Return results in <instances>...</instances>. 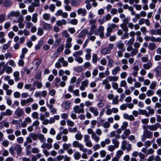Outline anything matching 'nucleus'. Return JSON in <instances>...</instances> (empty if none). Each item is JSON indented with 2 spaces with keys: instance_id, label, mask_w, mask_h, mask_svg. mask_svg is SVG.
Masks as SVG:
<instances>
[{
  "instance_id": "58836bf2",
  "label": "nucleus",
  "mask_w": 161,
  "mask_h": 161,
  "mask_svg": "<svg viewBox=\"0 0 161 161\" xmlns=\"http://www.w3.org/2000/svg\"><path fill=\"white\" fill-rule=\"evenodd\" d=\"M139 114H142L145 115L147 117H148L149 116V114L148 112L145 110L142 109H139Z\"/></svg>"
},
{
  "instance_id": "f3484780",
  "label": "nucleus",
  "mask_w": 161,
  "mask_h": 161,
  "mask_svg": "<svg viewBox=\"0 0 161 161\" xmlns=\"http://www.w3.org/2000/svg\"><path fill=\"white\" fill-rule=\"evenodd\" d=\"M66 74L67 75H69L70 74V72L68 70H66L65 71L63 69H60L58 71V74L59 76H62L64 75V74Z\"/></svg>"
},
{
  "instance_id": "39448f33",
  "label": "nucleus",
  "mask_w": 161,
  "mask_h": 161,
  "mask_svg": "<svg viewBox=\"0 0 161 161\" xmlns=\"http://www.w3.org/2000/svg\"><path fill=\"white\" fill-rule=\"evenodd\" d=\"M144 39L146 41H150L152 42H161V38L160 37L155 38L154 36L149 37L148 36H147L144 37Z\"/></svg>"
},
{
  "instance_id": "c9c22d12",
  "label": "nucleus",
  "mask_w": 161,
  "mask_h": 161,
  "mask_svg": "<svg viewBox=\"0 0 161 161\" xmlns=\"http://www.w3.org/2000/svg\"><path fill=\"white\" fill-rule=\"evenodd\" d=\"M14 149L17 151V154L19 155L22 150V148L20 145L16 144L15 146Z\"/></svg>"
},
{
  "instance_id": "6ab92c4d",
  "label": "nucleus",
  "mask_w": 161,
  "mask_h": 161,
  "mask_svg": "<svg viewBox=\"0 0 161 161\" xmlns=\"http://www.w3.org/2000/svg\"><path fill=\"white\" fill-rule=\"evenodd\" d=\"M123 117L125 119L129 120L130 121H133L135 119V118L133 115H129L126 113L123 114Z\"/></svg>"
},
{
  "instance_id": "338daca9",
  "label": "nucleus",
  "mask_w": 161,
  "mask_h": 161,
  "mask_svg": "<svg viewBox=\"0 0 161 161\" xmlns=\"http://www.w3.org/2000/svg\"><path fill=\"white\" fill-rule=\"evenodd\" d=\"M75 60L79 63L81 64L83 63V59L80 57H75Z\"/></svg>"
},
{
  "instance_id": "e2e57ef3",
  "label": "nucleus",
  "mask_w": 161,
  "mask_h": 161,
  "mask_svg": "<svg viewBox=\"0 0 161 161\" xmlns=\"http://www.w3.org/2000/svg\"><path fill=\"white\" fill-rule=\"evenodd\" d=\"M7 63H8L9 65L12 66L13 67H15L16 66L15 63L14 62V60L12 59L9 60L7 62Z\"/></svg>"
},
{
  "instance_id": "bf43d9fd",
  "label": "nucleus",
  "mask_w": 161,
  "mask_h": 161,
  "mask_svg": "<svg viewBox=\"0 0 161 161\" xmlns=\"http://www.w3.org/2000/svg\"><path fill=\"white\" fill-rule=\"evenodd\" d=\"M34 2L31 4L36 7H39L40 6V0H33Z\"/></svg>"
},
{
  "instance_id": "de8ad7c7",
  "label": "nucleus",
  "mask_w": 161,
  "mask_h": 161,
  "mask_svg": "<svg viewBox=\"0 0 161 161\" xmlns=\"http://www.w3.org/2000/svg\"><path fill=\"white\" fill-rule=\"evenodd\" d=\"M11 2L9 0H4L3 6L5 7H8L10 6Z\"/></svg>"
},
{
  "instance_id": "6e6d98bb",
  "label": "nucleus",
  "mask_w": 161,
  "mask_h": 161,
  "mask_svg": "<svg viewBox=\"0 0 161 161\" xmlns=\"http://www.w3.org/2000/svg\"><path fill=\"white\" fill-rule=\"evenodd\" d=\"M74 156L75 160H78L81 157V154L79 152H77L74 154Z\"/></svg>"
},
{
  "instance_id": "3c124183",
  "label": "nucleus",
  "mask_w": 161,
  "mask_h": 161,
  "mask_svg": "<svg viewBox=\"0 0 161 161\" xmlns=\"http://www.w3.org/2000/svg\"><path fill=\"white\" fill-rule=\"evenodd\" d=\"M37 16L38 14L35 13L32 14V21L34 23H36L37 22Z\"/></svg>"
},
{
  "instance_id": "412c9836",
  "label": "nucleus",
  "mask_w": 161,
  "mask_h": 161,
  "mask_svg": "<svg viewBox=\"0 0 161 161\" xmlns=\"http://www.w3.org/2000/svg\"><path fill=\"white\" fill-rule=\"evenodd\" d=\"M61 77V79L62 81L60 82V85L61 87H64L66 85V83L65 81L67 80L68 77L65 75H63Z\"/></svg>"
},
{
  "instance_id": "dca6fc26",
  "label": "nucleus",
  "mask_w": 161,
  "mask_h": 161,
  "mask_svg": "<svg viewBox=\"0 0 161 161\" xmlns=\"http://www.w3.org/2000/svg\"><path fill=\"white\" fill-rule=\"evenodd\" d=\"M89 83L87 80H85L81 82V86H80L79 88L81 91L85 90L86 87H87Z\"/></svg>"
},
{
  "instance_id": "2eb2a0df",
  "label": "nucleus",
  "mask_w": 161,
  "mask_h": 161,
  "mask_svg": "<svg viewBox=\"0 0 161 161\" xmlns=\"http://www.w3.org/2000/svg\"><path fill=\"white\" fill-rule=\"evenodd\" d=\"M15 114L17 115V118H19L24 114V111L22 109L18 108L15 111Z\"/></svg>"
},
{
  "instance_id": "052dcab7",
  "label": "nucleus",
  "mask_w": 161,
  "mask_h": 161,
  "mask_svg": "<svg viewBox=\"0 0 161 161\" xmlns=\"http://www.w3.org/2000/svg\"><path fill=\"white\" fill-rule=\"evenodd\" d=\"M6 15L4 14H0V23H2L6 20Z\"/></svg>"
},
{
  "instance_id": "37998d69",
  "label": "nucleus",
  "mask_w": 161,
  "mask_h": 161,
  "mask_svg": "<svg viewBox=\"0 0 161 161\" xmlns=\"http://www.w3.org/2000/svg\"><path fill=\"white\" fill-rule=\"evenodd\" d=\"M91 137L92 139L96 142H98L100 140V137L97 136L95 133V134H93L92 135H91Z\"/></svg>"
},
{
  "instance_id": "49530a36",
  "label": "nucleus",
  "mask_w": 161,
  "mask_h": 161,
  "mask_svg": "<svg viewBox=\"0 0 161 161\" xmlns=\"http://www.w3.org/2000/svg\"><path fill=\"white\" fill-rule=\"evenodd\" d=\"M42 62V60L41 59H37L35 60L33 62V64L36 66V68L37 69L41 64Z\"/></svg>"
},
{
  "instance_id": "f8f14e48",
  "label": "nucleus",
  "mask_w": 161,
  "mask_h": 161,
  "mask_svg": "<svg viewBox=\"0 0 161 161\" xmlns=\"http://www.w3.org/2000/svg\"><path fill=\"white\" fill-rule=\"evenodd\" d=\"M73 110L75 113L77 114L83 113L84 112V108H81L79 105H76L73 108Z\"/></svg>"
},
{
  "instance_id": "7ed1b4c3",
  "label": "nucleus",
  "mask_w": 161,
  "mask_h": 161,
  "mask_svg": "<svg viewBox=\"0 0 161 161\" xmlns=\"http://www.w3.org/2000/svg\"><path fill=\"white\" fill-rule=\"evenodd\" d=\"M97 26L95 24H93L91 25L90 31L87 33V36H90L93 34L96 35H98L99 33L97 30H96Z\"/></svg>"
},
{
  "instance_id": "603ef678",
  "label": "nucleus",
  "mask_w": 161,
  "mask_h": 161,
  "mask_svg": "<svg viewBox=\"0 0 161 161\" xmlns=\"http://www.w3.org/2000/svg\"><path fill=\"white\" fill-rule=\"evenodd\" d=\"M82 151L84 153H87L86 154L89 155L91 154L93 152L92 150L91 149H88L87 148H84V147L82 150Z\"/></svg>"
},
{
  "instance_id": "c03bdc74",
  "label": "nucleus",
  "mask_w": 161,
  "mask_h": 161,
  "mask_svg": "<svg viewBox=\"0 0 161 161\" xmlns=\"http://www.w3.org/2000/svg\"><path fill=\"white\" fill-rule=\"evenodd\" d=\"M148 48L151 51L154 50L156 47V44L153 43H150L148 45Z\"/></svg>"
},
{
  "instance_id": "8fccbe9b",
  "label": "nucleus",
  "mask_w": 161,
  "mask_h": 161,
  "mask_svg": "<svg viewBox=\"0 0 161 161\" xmlns=\"http://www.w3.org/2000/svg\"><path fill=\"white\" fill-rule=\"evenodd\" d=\"M83 54V52L82 50H80L75 52L73 54L74 57H79V55H81Z\"/></svg>"
},
{
  "instance_id": "ddd939ff",
  "label": "nucleus",
  "mask_w": 161,
  "mask_h": 161,
  "mask_svg": "<svg viewBox=\"0 0 161 161\" xmlns=\"http://www.w3.org/2000/svg\"><path fill=\"white\" fill-rule=\"evenodd\" d=\"M71 106V103L69 101H65L62 103L61 106L64 109L68 110L69 109Z\"/></svg>"
},
{
  "instance_id": "774afa93",
  "label": "nucleus",
  "mask_w": 161,
  "mask_h": 161,
  "mask_svg": "<svg viewBox=\"0 0 161 161\" xmlns=\"http://www.w3.org/2000/svg\"><path fill=\"white\" fill-rule=\"evenodd\" d=\"M44 33L43 29L41 28H39L38 29L37 34L39 36H42Z\"/></svg>"
},
{
  "instance_id": "69168bd1",
  "label": "nucleus",
  "mask_w": 161,
  "mask_h": 161,
  "mask_svg": "<svg viewBox=\"0 0 161 161\" xmlns=\"http://www.w3.org/2000/svg\"><path fill=\"white\" fill-rule=\"evenodd\" d=\"M62 35L63 36L66 38L70 36L69 34L66 30H64L62 32Z\"/></svg>"
},
{
  "instance_id": "f704fd0d",
  "label": "nucleus",
  "mask_w": 161,
  "mask_h": 161,
  "mask_svg": "<svg viewBox=\"0 0 161 161\" xmlns=\"http://www.w3.org/2000/svg\"><path fill=\"white\" fill-rule=\"evenodd\" d=\"M44 43V41L43 40H40L35 47V49L38 50L41 48Z\"/></svg>"
},
{
  "instance_id": "0e129e2a",
  "label": "nucleus",
  "mask_w": 161,
  "mask_h": 161,
  "mask_svg": "<svg viewBox=\"0 0 161 161\" xmlns=\"http://www.w3.org/2000/svg\"><path fill=\"white\" fill-rule=\"evenodd\" d=\"M17 15V13L16 12L14 11H11L9 14L7 15V17L8 19H9V18L11 16H15Z\"/></svg>"
},
{
  "instance_id": "9b49d317",
  "label": "nucleus",
  "mask_w": 161,
  "mask_h": 161,
  "mask_svg": "<svg viewBox=\"0 0 161 161\" xmlns=\"http://www.w3.org/2000/svg\"><path fill=\"white\" fill-rule=\"evenodd\" d=\"M46 106L49 109L50 112L52 115L57 114V110L54 107L53 105L49 104V103L47 102Z\"/></svg>"
},
{
  "instance_id": "a18cd8bd",
  "label": "nucleus",
  "mask_w": 161,
  "mask_h": 161,
  "mask_svg": "<svg viewBox=\"0 0 161 161\" xmlns=\"http://www.w3.org/2000/svg\"><path fill=\"white\" fill-rule=\"evenodd\" d=\"M61 40L62 39L60 37L56 39L55 41V44L53 45L52 47L54 48L56 47L57 46L59 45Z\"/></svg>"
},
{
  "instance_id": "f03ea898",
  "label": "nucleus",
  "mask_w": 161,
  "mask_h": 161,
  "mask_svg": "<svg viewBox=\"0 0 161 161\" xmlns=\"http://www.w3.org/2000/svg\"><path fill=\"white\" fill-rule=\"evenodd\" d=\"M153 133L152 131L147 130L143 131V135L141 136V140L143 142L145 141L146 138L150 139L153 137Z\"/></svg>"
},
{
  "instance_id": "393cba45",
  "label": "nucleus",
  "mask_w": 161,
  "mask_h": 161,
  "mask_svg": "<svg viewBox=\"0 0 161 161\" xmlns=\"http://www.w3.org/2000/svg\"><path fill=\"white\" fill-rule=\"evenodd\" d=\"M78 14H81L82 16H85L86 14L87 11L85 8H80L77 10Z\"/></svg>"
},
{
  "instance_id": "7c9ffc66",
  "label": "nucleus",
  "mask_w": 161,
  "mask_h": 161,
  "mask_svg": "<svg viewBox=\"0 0 161 161\" xmlns=\"http://www.w3.org/2000/svg\"><path fill=\"white\" fill-rule=\"evenodd\" d=\"M43 143L41 145V147L42 148H47L50 149L52 147V144H48V143H45V142H43Z\"/></svg>"
},
{
  "instance_id": "a19ab883",
  "label": "nucleus",
  "mask_w": 161,
  "mask_h": 161,
  "mask_svg": "<svg viewBox=\"0 0 161 161\" xmlns=\"http://www.w3.org/2000/svg\"><path fill=\"white\" fill-rule=\"evenodd\" d=\"M88 31L87 30H84L81 31L79 34L78 37L79 38H83L85 36L86 34L87 35Z\"/></svg>"
},
{
  "instance_id": "c85d7f7f",
  "label": "nucleus",
  "mask_w": 161,
  "mask_h": 161,
  "mask_svg": "<svg viewBox=\"0 0 161 161\" xmlns=\"http://www.w3.org/2000/svg\"><path fill=\"white\" fill-rule=\"evenodd\" d=\"M89 110L95 116H97L98 114V112L97 109L96 108L91 107L90 108Z\"/></svg>"
},
{
  "instance_id": "9d476101",
  "label": "nucleus",
  "mask_w": 161,
  "mask_h": 161,
  "mask_svg": "<svg viewBox=\"0 0 161 161\" xmlns=\"http://www.w3.org/2000/svg\"><path fill=\"white\" fill-rule=\"evenodd\" d=\"M72 145L74 148H78L81 151L84 147L83 145L77 141H73Z\"/></svg>"
},
{
  "instance_id": "a878e982",
  "label": "nucleus",
  "mask_w": 161,
  "mask_h": 161,
  "mask_svg": "<svg viewBox=\"0 0 161 161\" xmlns=\"http://www.w3.org/2000/svg\"><path fill=\"white\" fill-rule=\"evenodd\" d=\"M61 81L60 77H56L53 82L54 86L57 87H58L60 86V83Z\"/></svg>"
},
{
  "instance_id": "4d7b16f0",
  "label": "nucleus",
  "mask_w": 161,
  "mask_h": 161,
  "mask_svg": "<svg viewBox=\"0 0 161 161\" xmlns=\"http://www.w3.org/2000/svg\"><path fill=\"white\" fill-rule=\"evenodd\" d=\"M71 144L70 143L67 144L64 143L63 145V148L64 150H67L69 149V148L71 147Z\"/></svg>"
},
{
  "instance_id": "f257e3e1",
  "label": "nucleus",
  "mask_w": 161,
  "mask_h": 161,
  "mask_svg": "<svg viewBox=\"0 0 161 161\" xmlns=\"http://www.w3.org/2000/svg\"><path fill=\"white\" fill-rule=\"evenodd\" d=\"M121 148L123 150H126L127 152L132 149L131 145L126 141H123L122 142Z\"/></svg>"
},
{
  "instance_id": "423d86ee",
  "label": "nucleus",
  "mask_w": 161,
  "mask_h": 161,
  "mask_svg": "<svg viewBox=\"0 0 161 161\" xmlns=\"http://www.w3.org/2000/svg\"><path fill=\"white\" fill-rule=\"evenodd\" d=\"M111 81V77L108 76L106 78L103 80L102 84L105 86V89L109 90L111 88V86L109 83V81Z\"/></svg>"
},
{
  "instance_id": "e433bc0d",
  "label": "nucleus",
  "mask_w": 161,
  "mask_h": 161,
  "mask_svg": "<svg viewBox=\"0 0 161 161\" xmlns=\"http://www.w3.org/2000/svg\"><path fill=\"white\" fill-rule=\"evenodd\" d=\"M153 65V63L151 62L144 64H143V67L145 69L148 70Z\"/></svg>"
},
{
  "instance_id": "473e14b6",
  "label": "nucleus",
  "mask_w": 161,
  "mask_h": 161,
  "mask_svg": "<svg viewBox=\"0 0 161 161\" xmlns=\"http://www.w3.org/2000/svg\"><path fill=\"white\" fill-rule=\"evenodd\" d=\"M154 70L157 76H159L161 75V66H157L155 68Z\"/></svg>"
},
{
  "instance_id": "6e6552de",
  "label": "nucleus",
  "mask_w": 161,
  "mask_h": 161,
  "mask_svg": "<svg viewBox=\"0 0 161 161\" xmlns=\"http://www.w3.org/2000/svg\"><path fill=\"white\" fill-rule=\"evenodd\" d=\"M34 100L33 98L30 97L27 98L26 99H23L21 100L20 104L22 106H25L26 104L28 105H30L31 103L33 102Z\"/></svg>"
},
{
  "instance_id": "13d9d810",
  "label": "nucleus",
  "mask_w": 161,
  "mask_h": 161,
  "mask_svg": "<svg viewBox=\"0 0 161 161\" xmlns=\"http://www.w3.org/2000/svg\"><path fill=\"white\" fill-rule=\"evenodd\" d=\"M32 142V140L31 137H27L26 138V141L24 143V145L26 146L29 143H31Z\"/></svg>"
},
{
  "instance_id": "a211bd4d",
  "label": "nucleus",
  "mask_w": 161,
  "mask_h": 161,
  "mask_svg": "<svg viewBox=\"0 0 161 161\" xmlns=\"http://www.w3.org/2000/svg\"><path fill=\"white\" fill-rule=\"evenodd\" d=\"M158 128V123L152 125H148L147 129L150 130L154 131L157 130Z\"/></svg>"
},
{
  "instance_id": "20e7f679",
  "label": "nucleus",
  "mask_w": 161,
  "mask_h": 161,
  "mask_svg": "<svg viewBox=\"0 0 161 161\" xmlns=\"http://www.w3.org/2000/svg\"><path fill=\"white\" fill-rule=\"evenodd\" d=\"M84 139L85 145L89 147H92L93 145L90 139V136L88 135H85L84 136Z\"/></svg>"
},
{
  "instance_id": "1a4fd4ad",
  "label": "nucleus",
  "mask_w": 161,
  "mask_h": 161,
  "mask_svg": "<svg viewBox=\"0 0 161 161\" xmlns=\"http://www.w3.org/2000/svg\"><path fill=\"white\" fill-rule=\"evenodd\" d=\"M126 50L127 51L129 52L131 51V57H133L138 53V50L136 49L133 48L132 46L129 45L127 47Z\"/></svg>"
},
{
  "instance_id": "2f4dec72",
  "label": "nucleus",
  "mask_w": 161,
  "mask_h": 161,
  "mask_svg": "<svg viewBox=\"0 0 161 161\" xmlns=\"http://www.w3.org/2000/svg\"><path fill=\"white\" fill-rule=\"evenodd\" d=\"M33 85L34 86H36L38 89H41L42 86V84L41 82H38V80L35 81Z\"/></svg>"
},
{
  "instance_id": "680f3d73",
  "label": "nucleus",
  "mask_w": 161,
  "mask_h": 161,
  "mask_svg": "<svg viewBox=\"0 0 161 161\" xmlns=\"http://www.w3.org/2000/svg\"><path fill=\"white\" fill-rule=\"evenodd\" d=\"M120 26L124 31L127 32L128 31V28L127 27V25L125 24L122 23L120 25Z\"/></svg>"
},
{
  "instance_id": "aec40b11",
  "label": "nucleus",
  "mask_w": 161,
  "mask_h": 161,
  "mask_svg": "<svg viewBox=\"0 0 161 161\" xmlns=\"http://www.w3.org/2000/svg\"><path fill=\"white\" fill-rule=\"evenodd\" d=\"M92 51V50L89 48H87L86 49V53L85 55V59L87 60H89L91 59V52Z\"/></svg>"
},
{
  "instance_id": "79ce46f5",
  "label": "nucleus",
  "mask_w": 161,
  "mask_h": 161,
  "mask_svg": "<svg viewBox=\"0 0 161 161\" xmlns=\"http://www.w3.org/2000/svg\"><path fill=\"white\" fill-rule=\"evenodd\" d=\"M75 137L76 140L80 141L82 139L83 136L80 132L78 131L75 135Z\"/></svg>"
},
{
  "instance_id": "0eeeda50",
  "label": "nucleus",
  "mask_w": 161,
  "mask_h": 161,
  "mask_svg": "<svg viewBox=\"0 0 161 161\" xmlns=\"http://www.w3.org/2000/svg\"><path fill=\"white\" fill-rule=\"evenodd\" d=\"M47 94V92L46 90L42 91L36 92L35 93L34 96L36 98L39 97H45Z\"/></svg>"
},
{
  "instance_id": "864d4df0",
  "label": "nucleus",
  "mask_w": 161,
  "mask_h": 161,
  "mask_svg": "<svg viewBox=\"0 0 161 161\" xmlns=\"http://www.w3.org/2000/svg\"><path fill=\"white\" fill-rule=\"evenodd\" d=\"M120 70V68L119 67V66H117L112 70V73L113 75H116L118 73V72Z\"/></svg>"
},
{
  "instance_id": "09e8293b",
  "label": "nucleus",
  "mask_w": 161,
  "mask_h": 161,
  "mask_svg": "<svg viewBox=\"0 0 161 161\" xmlns=\"http://www.w3.org/2000/svg\"><path fill=\"white\" fill-rule=\"evenodd\" d=\"M38 138L40 140V141L41 142H45L46 140V138L44 135L41 134H38Z\"/></svg>"
},
{
  "instance_id": "4468645a",
  "label": "nucleus",
  "mask_w": 161,
  "mask_h": 161,
  "mask_svg": "<svg viewBox=\"0 0 161 161\" xmlns=\"http://www.w3.org/2000/svg\"><path fill=\"white\" fill-rule=\"evenodd\" d=\"M31 122V118L29 117H26L25 118V120L22 123L21 125L23 127H25L27 125V123L30 124Z\"/></svg>"
},
{
  "instance_id": "b1692460",
  "label": "nucleus",
  "mask_w": 161,
  "mask_h": 161,
  "mask_svg": "<svg viewBox=\"0 0 161 161\" xmlns=\"http://www.w3.org/2000/svg\"><path fill=\"white\" fill-rule=\"evenodd\" d=\"M81 2V0H72L71 4L73 6L78 7Z\"/></svg>"
},
{
  "instance_id": "72a5a7b5",
  "label": "nucleus",
  "mask_w": 161,
  "mask_h": 161,
  "mask_svg": "<svg viewBox=\"0 0 161 161\" xmlns=\"http://www.w3.org/2000/svg\"><path fill=\"white\" fill-rule=\"evenodd\" d=\"M13 76L14 77V80L15 82H17L19 80V71H15L14 72Z\"/></svg>"
},
{
  "instance_id": "4be33fe9",
  "label": "nucleus",
  "mask_w": 161,
  "mask_h": 161,
  "mask_svg": "<svg viewBox=\"0 0 161 161\" xmlns=\"http://www.w3.org/2000/svg\"><path fill=\"white\" fill-rule=\"evenodd\" d=\"M42 24L43 26V28L44 29L50 30L51 29L52 26L50 24L46 23L44 21H43Z\"/></svg>"
},
{
  "instance_id": "cd10ccee",
  "label": "nucleus",
  "mask_w": 161,
  "mask_h": 161,
  "mask_svg": "<svg viewBox=\"0 0 161 161\" xmlns=\"http://www.w3.org/2000/svg\"><path fill=\"white\" fill-rule=\"evenodd\" d=\"M116 45L119 49H122L123 51H124L125 49L124 48V44L121 41L118 42L116 43Z\"/></svg>"
},
{
  "instance_id": "ea45409f",
  "label": "nucleus",
  "mask_w": 161,
  "mask_h": 161,
  "mask_svg": "<svg viewBox=\"0 0 161 161\" xmlns=\"http://www.w3.org/2000/svg\"><path fill=\"white\" fill-rule=\"evenodd\" d=\"M3 69L6 70V72L8 74L12 73L13 71L12 67L9 66H4Z\"/></svg>"
},
{
  "instance_id": "c756f323",
  "label": "nucleus",
  "mask_w": 161,
  "mask_h": 161,
  "mask_svg": "<svg viewBox=\"0 0 161 161\" xmlns=\"http://www.w3.org/2000/svg\"><path fill=\"white\" fill-rule=\"evenodd\" d=\"M101 52L104 54H109L111 53L110 48V47L103 48L101 50Z\"/></svg>"
},
{
  "instance_id": "4c0bfd02",
  "label": "nucleus",
  "mask_w": 161,
  "mask_h": 161,
  "mask_svg": "<svg viewBox=\"0 0 161 161\" xmlns=\"http://www.w3.org/2000/svg\"><path fill=\"white\" fill-rule=\"evenodd\" d=\"M67 24V22L65 20L62 19L60 20H58L56 22L57 25L59 26H61L63 25H65Z\"/></svg>"
},
{
  "instance_id": "bb28decb",
  "label": "nucleus",
  "mask_w": 161,
  "mask_h": 161,
  "mask_svg": "<svg viewBox=\"0 0 161 161\" xmlns=\"http://www.w3.org/2000/svg\"><path fill=\"white\" fill-rule=\"evenodd\" d=\"M58 61L61 62L63 66L66 67L68 66V62L64 60V58L63 57H61L58 59Z\"/></svg>"
},
{
  "instance_id": "5701e85b",
  "label": "nucleus",
  "mask_w": 161,
  "mask_h": 161,
  "mask_svg": "<svg viewBox=\"0 0 161 161\" xmlns=\"http://www.w3.org/2000/svg\"><path fill=\"white\" fill-rule=\"evenodd\" d=\"M112 142L114 145V146H111V151H114L115 148H117L119 147V144L118 141L115 139H113Z\"/></svg>"
},
{
  "instance_id": "5fc2aeb1",
  "label": "nucleus",
  "mask_w": 161,
  "mask_h": 161,
  "mask_svg": "<svg viewBox=\"0 0 161 161\" xmlns=\"http://www.w3.org/2000/svg\"><path fill=\"white\" fill-rule=\"evenodd\" d=\"M36 7L31 3L28 7V10L29 12L31 13L33 12L35 9V8Z\"/></svg>"
}]
</instances>
